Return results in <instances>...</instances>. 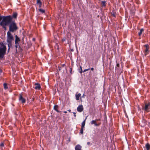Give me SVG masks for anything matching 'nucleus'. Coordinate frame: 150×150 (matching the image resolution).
Masks as SVG:
<instances>
[{"instance_id":"19","label":"nucleus","mask_w":150,"mask_h":150,"mask_svg":"<svg viewBox=\"0 0 150 150\" xmlns=\"http://www.w3.org/2000/svg\"><path fill=\"white\" fill-rule=\"evenodd\" d=\"M4 88L5 89H6L8 88L7 84L6 83H4Z\"/></svg>"},{"instance_id":"26","label":"nucleus","mask_w":150,"mask_h":150,"mask_svg":"<svg viewBox=\"0 0 150 150\" xmlns=\"http://www.w3.org/2000/svg\"><path fill=\"white\" fill-rule=\"evenodd\" d=\"M18 44L19 43H17L16 44H15V47H16V48H18V47L19 46Z\"/></svg>"},{"instance_id":"15","label":"nucleus","mask_w":150,"mask_h":150,"mask_svg":"<svg viewBox=\"0 0 150 150\" xmlns=\"http://www.w3.org/2000/svg\"><path fill=\"white\" fill-rule=\"evenodd\" d=\"M81 94L79 93L78 94L76 95V99L77 100H78L79 99V97H80Z\"/></svg>"},{"instance_id":"8","label":"nucleus","mask_w":150,"mask_h":150,"mask_svg":"<svg viewBox=\"0 0 150 150\" xmlns=\"http://www.w3.org/2000/svg\"><path fill=\"white\" fill-rule=\"evenodd\" d=\"M15 43L16 44L17 43H19V42L20 41V38L18 37V36L16 35L15 36Z\"/></svg>"},{"instance_id":"3","label":"nucleus","mask_w":150,"mask_h":150,"mask_svg":"<svg viewBox=\"0 0 150 150\" xmlns=\"http://www.w3.org/2000/svg\"><path fill=\"white\" fill-rule=\"evenodd\" d=\"M7 40L6 41L8 43V46L9 47L8 50L10 47H11L12 46V42L14 40V38L10 32H8L7 33Z\"/></svg>"},{"instance_id":"2","label":"nucleus","mask_w":150,"mask_h":150,"mask_svg":"<svg viewBox=\"0 0 150 150\" xmlns=\"http://www.w3.org/2000/svg\"><path fill=\"white\" fill-rule=\"evenodd\" d=\"M9 31L10 32L13 33L16 31L18 29V27L16 23L12 20L9 25Z\"/></svg>"},{"instance_id":"10","label":"nucleus","mask_w":150,"mask_h":150,"mask_svg":"<svg viewBox=\"0 0 150 150\" xmlns=\"http://www.w3.org/2000/svg\"><path fill=\"white\" fill-rule=\"evenodd\" d=\"M75 150H82L81 149V146L79 144L77 145L75 148Z\"/></svg>"},{"instance_id":"33","label":"nucleus","mask_w":150,"mask_h":150,"mask_svg":"<svg viewBox=\"0 0 150 150\" xmlns=\"http://www.w3.org/2000/svg\"><path fill=\"white\" fill-rule=\"evenodd\" d=\"M68 111L69 112H71V110H68Z\"/></svg>"},{"instance_id":"32","label":"nucleus","mask_w":150,"mask_h":150,"mask_svg":"<svg viewBox=\"0 0 150 150\" xmlns=\"http://www.w3.org/2000/svg\"><path fill=\"white\" fill-rule=\"evenodd\" d=\"M90 143L89 142H88L87 143V144L88 145H89L90 144Z\"/></svg>"},{"instance_id":"11","label":"nucleus","mask_w":150,"mask_h":150,"mask_svg":"<svg viewBox=\"0 0 150 150\" xmlns=\"http://www.w3.org/2000/svg\"><path fill=\"white\" fill-rule=\"evenodd\" d=\"M35 88L36 89H40V85L38 83H35Z\"/></svg>"},{"instance_id":"23","label":"nucleus","mask_w":150,"mask_h":150,"mask_svg":"<svg viewBox=\"0 0 150 150\" xmlns=\"http://www.w3.org/2000/svg\"><path fill=\"white\" fill-rule=\"evenodd\" d=\"M83 128H81V130H80V133L81 134H83Z\"/></svg>"},{"instance_id":"36","label":"nucleus","mask_w":150,"mask_h":150,"mask_svg":"<svg viewBox=\"0 0 150 150\" xmlns=\"http://www.w3.org/2000/svg\"><path fill=\"white\" fill-rule=\"evenodd\" d=\"M65 66V64H63L62 65V67H63Z\"/></svg>"},{"instance_id":"9","label":"nucleus","mask_w":150,"mask_h":150,"mask_svg":"<svg viewBox=\"0 0 150 150\" xmlns=\"http://www.w3.org/2000/svg\"><path fill=\"white\" fill-rule=\"evenodd\" d=\"M19 100L21 101L22 103H24L25 102V99H24L21 95L19 97Z\"/></svg>"},{"instance_id":"22","label":"nucleus","mask_w":150,"mask_h":150,"mask_svg":"<svg viewBox=\"0 0 150 150\" xmlns=\"http://www.w3.org/2000/svg\"><path fill=\"white\" fill-rule=\"evenodd\" d=\"M39 10L40 12L42 13H44L45 12V10H43L42 9H39Z\"/></svg>"},{"instance_id":"16","label":"nucleus","mask_w":150,"mask_h":150,"mask_svg":"<svg viewBox=\"0 0 150 150\" xmlns=\"http://www.w3.org/2000/svg\"><path fill=\"white\" fill-rule=\"evenodd\" d=\"M91 125L94 124L96 126H98V125L96 123L95 120H92L91 122Z\"/></svg>"},{"instance_id":"31","label":"nucleus","mask_w":150,"mask_h":150,"mask_svg":"<svg viewBox=\"0 0 150 150\" xmlns=\"http://www.w3.org/2000/svg\"><path fill=\"white\" fill-rule=\"evenodd\" d=\"M93 69H93V68H91V70H92V71L93 70Z\"/></svg>"},{"instance_id":"21","label":"nucleus","mask_w":150,"mask_h":150,"mask_svg":"<svg viewBox=\"0 0 150 150\" xmlns=\"http://www.w3.org/2000/svg\"><path fill=\"white\" fill-rule=\"evenodd\" d=\"M17 14L16 13H14L13 15V17H14V18H16L17 17Z\"/></svg>"},{"instance_id":"34","label":"nucleus","mask_w":150,"mask_h":150,"mask_svg":"<svg viewBox=\"0 0 150 150\" xmlns=\"http://www.w3.org/2000/svg\"><path fill=\"white\" fill-rule=\"evenodd\" d=\"M112 15H113V16H114V17L115 16V14H112Z\"/></svg>"},{"instance_id":"7","label":"nucleus","mask_w":150,"mask_h":150,"mask_svg":"<svg viewBox=\"0 0 150 150\" xmlns=\"http://www.w3.org/2000/svg\"><path fill=\"white\" fill-rule=\"evenodd\" d=\"M83 110V108L82 105L79 106L77 108V110L79 112H82Z\"/></svg>"},{"instance_id":"25","label":"nucleus","mask_w":150,"mask_h":150,"mask_svg":"<svg viewBox=\"0 0 150 150\" xmlns=\"http://www.w3.org/2000/svg\"><path fill=\"white\" fill-rule=\"evenodd\" d=\"M81 70L79 72L80 73H81L83 72L82 68L81 67H80Z\"/></svg>"},{"instance_id":"5","label":"nucleus","mask_w":150,"mask_h":150,"mask_svg":"<svg viewBox=\"0 0 150 150\" xmlns=\"http://www.w3.org/2000/svg\"><path fill=\"white\" fill-rule=\"evenodd\" d=\"M150 109V103H145V105L142 107V109L144 110L145 111L148 112Z\"/></svg>"},{"instance_id":"20","label":"nucleus","mask_w":150,"mask_h":150,"mask_svg":"<svg viewBox=\"0 0 150 150\" xmlns=\"http://www.w3.org/2000/svg\"><path fill=\"white\" fill-rule=\"evenodd\" d=\"M105 2L104 1H102L101 2V4L103 6H105Z\"/></svg>"},{"instance_id":"35","label":"nucleus","mask_w":150,"mask_h":150,"mask_svg":"<svg viewBox=\"0 0 150 150\" xmlns=\"http://www.w3.org/2000/svg\"><path fill=\"white\" fill-rule=\"evenodd\" d=\"M64 112L65 113H67V112L66 111H65Z\"/></svg>"},{"instance_id":"37","label":"nucleus","mask_w":150,"mask_h":150,"mask_svg":"<svg viewBox=\"0 0 150 150\" xmlns=\"http://www.w3.org/2000/svg\"><path fill=\"white\" fill-rule=\"evenodd\" d=\"M84 96H85L84 94V93L83 94V97Z\"/></svg>"},{"instance_id":"17","label":"nucleus","mask_w":150,"mask_h":150,"mask_svg":"<svg viewBox=\"0 0 150 150\" xmlns=\"http://www.w3.org/2000/svg\"><path fill=\"white\" fill-rule=\"evenodd\" d=\"M58 107L57 105H56L54 106V109L57 112H59V111L57 110V109L58 108Z\"/></svg>"},{"instance_id":"12","label":"nucleus","mask_w":150,"mask_h":150,"mask_svg":"<svg viewBox=\"0 0 150 150\" xmlns=\"http://www.w3.org/2000/svg\"><path fill=\"white\" fill-rule=\"evenodd\" d=\"M145 146L147 150H150V145L149 144H146Z\"/></svg>"},{"instance_id":"6","label":"nucleus","mask_w":150,"mask_h":150,"mask_svg":"<svg viewBox=\"0 0 150 150\" xmlns=\"http://www.w3.org/2000/svg\"><path fill=\"white\" fill-rule=\"evenodd\" d=\"M144 46L145 47V49L144 50L145 55H146L148 53H149V45H144Z\"/></svg>"},{"instance_id":"24","label":"nucleus","mask_w":150,"mask_h":150,"mask_svg":"<svg viewBox=\"0 0 150 150\" xmlns=\"http://www.w3.org/2000/svg\"><path fill=\"white\" fill-rule=\"evenodd\" d=\"M4 146V144L3 143H1V144H0V147L2 148V147L3 146Z\"/></svg>"},{"instance_id":"38","label":"nucleus","mask_w":150,"mask_h":150,"mask_svg":"<svg viewBox=\"0 0 150 150\" xmlns=\"http://www.w3.org/2000/svg\"><path fill=\"white\" fill-rule=\"evenodd\" d=\"M33 40L34 41H35V38H33Z\"/></svg>"},{"instance_id":"18","label":"nucleus","mask_w":150,"mask_h":150,"mask_svg":"<svg viewBox=\"0 0 150 150\" xmlns=\"http://www.w3.org/2000/svg\"><path fill=\"white\" fill-rule=\"evenodd\" d=\"M144 31L143 29H141L140 30V32L138 34L139 36H140L142 34V32Z\"/></svg>"},{"instance_id":"14","label":"nucleus","mask_w":150,"mask_h":150,"mask_svg":"<svg viewBox=\"0 0 150 150\" xmlns=\"http://www.w3.org/2000/svg\"><path fill=\"white\" fill-rule=\"evenodd\" d=\"M37 3L39 5V7H40L41 5L40 0H37Z\"/></svg>"},{"instance_id":"29","label":"nucleus","mask_w":150,"mask_h":150,"mask_svg":"<svg viewBox=\"0 0 150 150\" xmlns=\"http://www.w3.org/2000/svg\"><path fill=\"white\" fill-rule=\"evenodd\" d=\"M59 70H61V67H59Z\"/></svg>"},{"instance_id":"28","label":"nucleus","mask_w":150,"mask_h":150,"mask_svg":"<svg viewBox=\"0 0 150 150\" xmlns=\"http://www.w3.org/2000/svg\"><path fill=\"white\" fill-rule=\"evenodd\" d=\"M73 114H74V117H76V113L75 112H73Z\"/></svg>"},{"instance_id":"27","label":"nucleus","mask_w":150,"mask_h":150,"mask_svg":"<svg viewBox=\"0 0 150 150\" xmlns=\"http://www.w3.org/2000/svg\"><path fill=\"white\" fill-rule=\"evenodd\" d=\"M89 70V69H85L84 70V71H83V72H85V71H88Z\"/></svg>"},{"instance_id":"30","label":"nucleus","mask_w":150,"mask_h":150,"mask_svg":"<svg viewBox=\"0 0 150 150\" xmlns=\"http://www.w3.org/2000/svg\"><path fill=\"white\" fill-rule=\"evenodd\" d=\"M119 64H117V66L118 67H119Z\"/></svg>"},{"instance_id":"1","label":"nucleus","mask_w":150,"mask_h":150,"mask_svg":"<svg viewBox=\"0 0 150 150\" xmlns=\"http://www.w3.org/2000/svg\"><path fill=\"white\" fill-rule=\"evenodd\" d=\"M12 19V18L10 16H0V25L5 30L6 29V26L9 25Z\"/></svg>"},{"instance_id":"13","label":"nucleus","mask_w":150,"mask_h":150,"mask_svg":"<svg viewBox=\"0 0 150 150\" xmlns=\"http://www.w3.org/2000/svg\"><path fill=\"white\" fill-rule=\"evenodd\" d=\"M87 117H86V119L82 123L81 128H84V127L85 124L86 120V119Z\"/></svg>"},{"instance_id":"4","label":"nucleus","mask_w":150,"mask_h":150,"mask_svg":"<svg viewBox=\"0 0 150 150\" xmlns=\"http://www.w3.org/2000/svg\"><path fill=\"white\" fill-rule=\"evenodd\" d=\"M6 50V46L2 43H0V58H2Z\"/></svg>"}]
</instances>
